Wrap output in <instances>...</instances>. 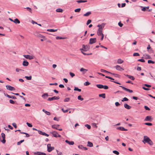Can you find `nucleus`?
Returning <instances> with one entry per match:
<instances>
[{
	"instance_id": "052dcab7",
	"label": "nucleus",
	"mask_w": 155,
	"mask_h": 155,
	"mask_svg": "<svg viewBox=\"0 0 155 155\" xmlns=\"http://www.w3.org/2000/svg\"><path fill=\"white\" fill-rule=\"evenodd\" d=\"M105 77L107 78H108L112 80H114V78L109 76H105Z\"/></svg>"
},
{
	"instance_id": "0eeeda50",
	"label": "nucleus",
	"mask_w": 155,
	"mask_h": 155,
	"mask_svg": "<svg viewBox=\"0 0 155 155\" xmlns=\"http://www.w3.org/2000/svg\"><path fill=\"white\" fill-rule=\"evenodd\" d=\"M96 38H91L89 40V44H92L95 43L96 42Z\"/></svg>"
},
{
	"instance_id": "58836bf2",
	"label": "nucleus",
	"mask_w": 155,
	"mask_h": 155,
	"mask_svg": "<svg viewBox=\"0 0 155 155\" xmlns=\"http://www.w3.org/2000/svg\"><path fill=\"white\" fill-rule=\"evenodd\" d=\"M113 153L116 154V155H118L119 154V153L117 151V150H114L113 151Z\"/></svg>"
},
{
	"instance_id": "69168bd1",
	"label": "nucleus",
	"mask_w": 155,
	"mask_h": 155,
	"mask_svg": "<svg viewBox=\"0 0 155 155\" xmlns=\"http://www.w3.org/2000/svg\"><path fill=\"white\" fill-rule=\"evenodd\" d=\"M115 105L116 106H118L120 105V104L119 102H117L115 103Z\"/></svg>"
},
{
	"instance_id": "c03bdc74",
	"label": "nucleus",
	"mask_w": 155,
	"mask_h": 155,
	"mask_svg": "<svg viewBox=\"0 0 155 155\" xmlns=\"http://www.w3.org/2000/svg\"><path fill=\"white\" fill-rule=\"evenodd\" d=\"M24 141V140H21L18 142L17 145H20L21 143H22Z\"/></svg>"
},
{
	"instance_id": "8fccbe9b",
	"label": "nucleus",
	"mask_w": 155,
	"mask_h": 155,
	"mask_svg": "<svg viewBox=\"0 0 155 155\" xmlns=\"http://www.w3.org/2000/svg\"><path fill=\"white\" fill-rule=\"evenodd\" d=\"M69 74L72 77H73L75 76V74L72 72H70Z\"/></svg>"
},
{
	"instance_id": "5fc2aeb1",
	"label": "nucleus",
	"mask_w": 155,
	"mask_h": 155,
	"mask_svg": "<svg viewBox=\"0 0 155 155\" xmlns=\"http://www.w3.org/2000/svg\"><path fill=\"white\" fill-rule=\"evenodd\" d=\"M147 51L150 53H153V50L152 49V48L151 49L148 50Z\"/></svg>"
},
{
	"instance_id": "e433bc0d",
	"label": "nucleus",
	"mask_w": 155,
	"mask_h": 155,
	"mask_svg": "<svg viewBox=\"0 0 155 155\" xmlns=\"http://www.w3.org/2000/svg\"><path fill=\"white\" fill-rule=\"evenodd\" d=\"M112 74L115 76L116 77L119 78L120 77V75L117 74H116L115 73H113Z\"/></svg>"
},
{
	"instance_id": "3c124183",
	"label": "nucleus",
	"mask_w": 155,
	"mask_h": 155,
	"mask_svg": "<svg viewBox=\"0 0 155 155\" xmlns=\"http://www.w3.org/2000/svg\"><path fill=\"white\" fill-rule=\"evenodd\" d=\"M91 22V20L90 19H89L87 20L86 24L88 25L90 24Z\"/></svg>"
},
{
	"instance_id": "2eb2a0df",
	"label": "nucleus",
	"mask_w": 155,
	"mask_h": 155,
	"mask_svg": "<svg viewBox=\"0 0 155 155\" xmlns=\"http://www.w3.org/2000/svg\"><path fill=\"white\" fill-rule=\"evenodd\" d=\"M124 107L125 108L127 109H130L131 108V107L129 105L127 104H124Z\"/></svg>"
},
{
	"instance_id": "e2e57ef3",
	"label": "nucleus",
	"mask_w": 155,
	"mask_h": 155,
	"mask_svg": "<svg viewBox=\"0 0 155 155\" xmlns=\"http://www.w3.org/2000/svg\"><path fill=\"white\" fill-rule=\"evenodd\" d=\"M42 135L46 136L47 137H48L49 136V135L46 134L45 133L43 132L42 133Z\"/></svg>"
},
{
	"instance_id": "6e6552de",
	"label": "nucleus",
	"mask_w": 155,
	"mask_h": 155,
	"mask_svg": "<svg viewBox=\"0 0 155 155\" xmlns=\"http://www.w3.org/2000/svg\"><path fill=\"white\" fill-rule=\"evenodd\" d=\"M6 87L7 89L9 91H12V90H15V88L14 87L10 85H7L6 86Z\"/></svg>"
},
{
	"instance_id": "f8f14e48",
	"label": "nucleus",
	"mask_w": 155,
	"mask_h": 155,
	"mask_svg": "<svg viewBox=\"0 0 155 155\" xmlns=\"http://www.w3.org/2000/svg\"><path fill=\"white\" fill-rule=\"evenodd\" d=\"M119 86L120 87H122L124 90H125L126 91H128V92H129L130 93H131L133 92L132 90L129 89H127L124 87L121 86Z\"/></svg>"
},
{
	"instance_id": "37998d69",
	"label": "nucleus",
	"mask_w": 155,
	"mask_h": 155,
	"mask_svg": "<svg viewBox=\"0 0 155 155\" xmlns=\"http://www.w3.org/2000/svg\"><path fill=\"white\" fill-rule=\"evenodd\" d=\"M90 84V83L88 81H87L84 83V85L85 86H88Z\"/></svg>"
},
{
	"instance_id": "bb28decb",
	"label": "nucleus",
	"mask_w": 155,
	"mask_h": 155,
	"mask_svg": "<svg viewBox=\"0 0 155 155\" xmlns=\"http://www.w3.org/2000/svg\"><path fill=\"white\" fill-rule=\"evenodd\" d=\"M96 86L98 88L100 89L103 88V85L102 84H97Z\"/></svg>"
},
{
	"instance_id": "f03ea898",
	"label": "nucleus",
	"mask_w": 155,
	"mask_h": 155,
	"mask_svg": "<svg viewBox=\"0 0 155 155\" xmlns=\"http://www.w3.org/2000/svg\"><path fill=\"white\" fill-rule=\"evenodd\" d=\"M142 141L144 143H147L151 145L153 144V143L152 141L147 136H144V139L143 140H142Z\"/></svg>"
},
{
	"instance_id": "1a4fd4ad",
	"label": "nucleus",
	"mask_w": 155,
	"mask_h": 155,
	"mask_svg": "<svg viewBox=\"0 0 155 155\" xmlns=\"http://www.w3.org/2000/svg\"><path fill=\"white\" fill-rule=\"evenodd\" d=\"M1 136L3 138V140H1V141L3 143H5V134L4 133H2L1 134Z\"/></svg>"
},
{
	"instance_id": "864d4df0",
	"label": "nucleus",
	"mask_w": 155,
	"mask_h": 155,
	"mask_svg": "<svg viewBox=\"0 0 155 155\" xmlns=\"http://www.w3.org/2000/svg\"><path fill=\"white\" fill-rule=\"evenodd\" d=\"M56 39H64V38H63L61 37L57 36L56 37Z\"/></svg>"
},
{
	"instance_id": "49530a36",
	"label": "nucleus",
	"mask_w": 155,
	"mask_h": 155,
	"mask_svg": "<svg viewBox=\"0 0 155 155\" xmlns=\"http://www.w3.org/2000/svg\"><path fill=\"white\" fill-rule=\"evenodd\" d=\"M140 55L139 54L137 53H135L133 54V56H139Z\"/></svg>"
},
{
	"instance_id": "603ef678",
	"label": "nucleus",
	"mask_w": 155,
	"mask_h": 155,
	"mask_svg": "<svg viewBox=\"0 0 155 155\" xmlns=\"http://www.w3.org/2000/svg\"><path fill=\"white\" fill-rule=\"evenodd\" d=\"M26 124L29 127H32V125L31 124L29 123L28 122H27L26 123Z\"/></svg>"
},
{
	"instance_id": "5701e85b",
	"label": "nucleus",
	"mask_w": 155,
	"mask_h": 155,
	"mask_svg": "<svg viewBox=\"0 0 155 155\" xmlns=\"http://www.w3.org/2000/svg\"><path fill=\"white\" fill-rule=\"evenodd\" d=\"M88 71L87 70L84 69L83 68H82L80 69V71L81 72H83V74H85L86 71Z\"/></svg>"
},
{
	"instance_id": "c85d7f7f",
	"label": "nucleus",
	"mask_w": 155,
	"mask_h": 155,
	"mask_svg": "<svg viewBox=\"0 0 155 155\" xmlns=\"http://www.w3.org/2000/svg\"><path fill=\"white\" fill-rule=\"evenodd\" d=\"M57 29H48L47 30V31H49L51 32H54L57 31Z\"/></svg>"
},
{
	"instance_id": "a18cd8bd",
	"label": "nucleus",
	"mask_w": 155,
	"mask_h": 155,
	"mask_svg": "<svg viewBox=\"0 0 155 155\" xmlns=\"http://www.w3.org/2000/svg\"><path fill=\"white\" fill-rule=\"evenodd\" d=\"M85 126L88 129H91V126L90 125H89L88 124H86V125H85Z\"/></svg>"
},
{
	"instance_id": "6e6d98bb",
	"label": "nucleus",
	"mask_w": 155,
	"mask_h": 155,
	"mask_svg": "<svg viewBox=\"0 0 155 155\" xmlns=\"http://www.w3.org/2000/svg\"><path fill=\"white\" fill-rule=\"evenodd\" d=\"M103 88L107 90L108 88V87L107 85H103Z\"/></svg>"
},
{
	"instance_id": "13d9d810",
	"label": "nucleus",
	"mask_w": 155,
	"mask_h": 155,
	"mask_svg": "<svg viewBox=\"0 0 155 155\" xmlns=\"http://www.w3.org/2000/svg\"><path fill=\"white\" fill-rule=\"evenodd\" d=\"M61 110H62V111L64 113H66L67 112L68 110H64V109L63 108H62V109H61Z\"/></svg>"
},
{
	"instance_id": "393cba45",
	"label": "nucleus",
	"mask_w": 155,
	"mask_h": 155,
	"mask_svg": "<svg viewBox=\"0 0 155 155\" xmlns=\"http://www.w3.org/2000/svg\"><path fill=\"white\" fill-rule=\"evenodd\" d=\"M14 22L16 24L20 23V21L17 18L15 19L14 21Z\"/></svg>"
},
{
	"instance_id": "f3484780",
	"label": "nucleus",
	"mask_w": 155,
	"mask_h": 155,
	"mask_svg": "<svg viewBox=\"0 0 155 155\" xmlns=\"http://www.w3.org/2000/svg\"><path fill=\"white\" fill-rule=\"evenodd\" d=\"M29 63L26 61H24L22 63V65L24 66H27L28 65Z\"/></svg>"
},
{
	"instance_id": "a211bd4d",
	"label": "nucleus",
	"mask_w": 155,
	"mask_h": 155,
	"mask_svg": "<svg viewBox=\"0 0 155 155\" xmlns=\"http://www.w3.org/2000/svg\"><path fill=\"white\" fill-rule=\"evenodd\" d=\"M48 96V95L47 93H44L41 96L42 97L45 99H46Z\"/></svg>"
},
{
	"instance_id": "c9c22d12",
	"label": "nucleus",
	"mask_w": 155,
	"mask_h": 155,
	"mask_svg": "<svg viewBox=\"0 0 155 155\" xmlns=\"http://www.w3.org/2000/svg\"><path fill=\"white\" fill-rule=\"evenodd\" d=\"M70 98L66 97L64 99V102H68L70 101Z\"/></svg>"
},
{
	"instance_id": "0e129e2a",
	"label": "nucleus",
	"mask_w": 155,
	"mask_h": 155,
	"mask_svg": "<svg viewBox=\"0 0 155 155\" xmlns=\"http://www.w3.org/2000/svg\"><path fill=\"white\" fill-rule=\"evenodd\" d=\"M9 102L10 103L12 104H14L15 103V101L12 99L9 100Z\"/></svg>"
},
{
	"instance_id": "7ed1b4c3",
	"label": "nucleus",
	"mask_w": 155,
	"mask_h": 155,
	"mask_svg": "<svg viewBox=\"0 0 155 155\" xmlns=\"http://www.w3.org/2000/svg\"><path fill=\"white\" fill-rule=\"evenodd\" d=\"M83 48L81 49V50H83L84 51H86L89 50L90 48V46L89 45H82Z\"/></svg>"
},
{
	"instance_id": "423d86ee",
	"label": "nucleus",
	"mask_w": 155,
	"mask_h": 155,
	"mask_svg": "<svg viewBox=\"0 0 155 155\" xmlns=\"http://www.w3.org/2000/svg\"><path fill=\"white\" fill-rule=\"evenodd\" d=\"M23 56L26 59L29 60L32 59L34 58V56L29 55H24Z\"/></svg>"
},
{
	"instance_id": "a878e982",
	"label": "nucleus",
	"mask_w": 155,
	"mask_h": 155,
	"mask_svg": "<svg viewBox=\"0 0 155 155\" xmlns=\"http://www.w3.org/2000/svg\"><path fill=\"white\" fill-rule=\"evenodd\" d=\"M91 13L90 12H88L86 13L85 14H84V16H88L89 15H90L91 14Z\"/></svg>"
},
{
	"instance_id": "338daca9",
	"label": "nucleus",
	"mask_w": 155,
	"mask_h": 155,
	"mask_svg": "<svg viewBox=\"0 0 155 155\" xmlns=\"http://www.w3.org/2000/svg\"><path fill=\"white\" fill-rule=\"evenodd\" d=\"M12 125L15 128H16L17 127L16 124L15 123H13L12 124Z\"/></svg>"
},
{
	"instance_id": "774afa93",
	"label": "nucleus",
	"mask_w": 155,
	"mask_h": 155,
	"mask_svg": "<svg viewBox=\"0 0 155 155\" xmlns=\"http://www.w3.org/2000/svg\"><path fill=\"white\" fill-rule=\"evenodd\" d=\"M145 109L147 110H150V109L147 106H144Z\"/></svg>"
},
{
	"instance_id": "f704fd0d",
	"label": "nucleus",
	"mask_w": 155,
	"mask_h": 155,
	"mask_svg": "<svg viewBox=\"0 0 155 155\" xmlns=\"http://www.w3.org/2000/svg\"><path fill=\"white\" fill-rule=\"evenodd\" d=\"M56 11L58 12H63V10L61 8H58L56 9Z\"/></svg>"
},
{
	"instance_id": "4c0bfd02",
	"label": "nucleus",
	"mask_w": 155,
	"mask_h": 155,
	"mask_svg": "<svg viewBox=\"0 0 155 155\" xmlns=\"http://www.w3.org/2000/svg\"><path fill=\"white\" fill-rule=\"evenodd\" d=\"M129 99L127 98V97H125L123 99L121 100L122 102H124V101H128Z\"/></svg>"
},
{
	"instance_id": "4d7b16f0",
	"label": "nucleus",
	"mask_w": 155,
	"mask_h": 155,
	"mask_svg": "<svg viewBox=\"0 0 155 155\" xmlns=\"http://www.w3.org/2000/svg\"><path fill=\"white\" fill-rule=\"evenodd\" d=\"M141 8H143L141 9V10L142 11L145 12L146 11V8L145 7H143L142 6L141 7Z\"/></svg>"
},
{
	"instance_id": "7c9ffc66",
	"label": "nucleus",
	"mask_w": 155,
	"mask_h": 155,
	"mask_svg": "<svg viewBox=\"0 0 155 155\" xmlns=\"http://www.w3.org/2000/svg\"><path fill=\"white\" fill-rule=\"evenodd\" d=\"M99 96L100 97H102L104 98H105V94H100Z\"/></svg>"
},
{
	"instance_id": "9b49d317",
	"label": "nucleus",
	"mask_w": 155,
	"mask_h": 155,
	"mask_svg": "<svg viewBox=\"0 0 155 155\" xmlns=\"http://www.w3.org/2000/svg\"><path fill=\"white\" fill-rule=\"evenodd\" d=\"M153 120V119L151 116H147L146 117L145 119V120L146 121H151Z\"/></svg>"
},
{
	"instance_id": "de8ad7c7",
	"label": "nucleus",
	"mask_w": 155,
	"mask_h": 155,
	"mask_svg": "<svg viewBox=\"0 0 155 155\" xmlns=\"http://www.w3.org/2000/svg\"><path fill=\"white\" fill-rule=\"evenodd\" d=\"M56 151L58 155H62V153L61 152H59L58 150H56Z\"/></svg>"
},
{
	"instance_id": "79ce46f5",
	"label": "nucleus",
	"mask_w": 155,
	"mask_h": 155,
	"mask_svg": "<svg viewBox=\"0 0 155 155\" xmlns=\"http://www.w3.org/2000/svg\"><path fill=\"white\" fill-rule=\"evenodd\" d=\"M78 100H80L81 101H83L84 100V98H82L81 97V95H79L78 96Z\"/></svg>"
},
{
	"instance_id": "c756f323",
	"label": "nucleus",
	"mask_w": 155,
	"mask_h": 155,
	"mask_svg": "<svg viewBox=\"0 0 155 155\" xmlns=\"http://www.w3.org/2000/svg\"><path fill=\"white\" fill-rule=\"evenodd\" d=\"M93 146V143L89 141L88 142H87V146L89 147H92Z\"/></svg>"
},
{
	"instance_id": "f257e3e1",
	"label": "nucleus",
	"mask_w": 155,
	"mask_h": 155,
	"mask_svg": "<svg viewBox=\"0 0 155 155\" xmlns=\"http://www.w3.org/2000/svg\"><path fill=\"white\" fill-rule=\"evenodd\" d=\"M105 24V23H103L101 25L99 24L97 25V27H99L97 31V34L99 36H101V41H102L104 38V35L102 33V31Z\"/></svg>"
},
{
	"instance_id": "72a5a7b5",
	"label": "nucleus",
	"mask_w": 155,
	"mask_h": 155,
	"mask_svg": "<svg viewBox=\"0 0 155 155\" xmlns=\"http://www.w3.org/2000/svg\"><path fill=\"white\" fill-rule=\"evenodd\" d=\"M25 78L27 80H30L31 79L32 77L31 76H25Z\"/></svg>"
},
{
	"instance_id": "9d476101",
	"label": "nucleus",
	"mask_w": 155,
	"mask_h": 155,
	"mask_svg": "<svg viewBox=\"0 0 155 155\" xmlns=\"http://www.w3.org/2000/svg\"><path fill=\"white\" fill-rule=\"evenodd\" d=\"M115 68L117 70L119 71L124 70V68L119 65H117L115 67Z\"/></svg>"
},
{
	"instance_id": "cd10ccee",
	"label": "nucleus",
	"mask_w": 155,
	"mask_h": 155,
	"mask_svg": "<svg viewBox=\"0 0 155 155\" xmlns=\"http://www.w3.org/2000/svg\"><path fill=\"white\" fill-rule=\"evenodd\" d=\"M77 2L78 3H84L87 2V0H80L77 1Z\"/></svg>"
},
{
	"instance_id": "4468645a",
	"label": "nucleus",
	"mask_w": 155,
	"mask_h": 155,
	"mask_svg": "<svg viewBox=\"0 0 155 155\" xmlns=\"http://www.w3.org/2000/svg\"><path fill=\"white\" fill-rule=\"evenodd\" d=\"M117 129L122 131H127V129H125L124 127H119L117 128Z\"/></svg>"
},
{
	"instance_id": "ea45409f",
	"label": "nucleus",
	"mask_w": 155,
	"mask_h": 155,
	"mask_svg": "<svg viewBox=\"0 0 155 155\" xmlns=\"http://www.w3.org/2000/svg\"><path fill=\"white\" fill-rule=\"evenodd\" d=\"M81 10V9L80 8H77L74 10V12H78L80 11Z\"/></svg>"
},
{
	"instance_id": "09e8293b",
	"label": "nucleus",
	"mask_w": 155,
	"mask_h": 155,
	"mask_svg": "<svg viewBox=\"0 0 155 155\" xmlns=\"http://www.w3.org/2000/svg\"><path fill=\"white\" fill-rule=\"evenodd\" d=\"M145 125H148V126H152V124L151 123H146L144 124Z\"/></svg>"
},
{
	"instance_id": "bf43d9fd",
	"label": "nucleus",
	"mask_w": 155,
	"mask_h": 155,
	"mask_svg": "<svg viewBox=\"0 0 155 155\" xmlns=\"http://www.w3.org/2000/svg\"><path fill=\"white\" fill-rule=\"evenodd\" d=\"M138 61H140L142 62H144L145 61L143 59H139L138 60Z\"/></svg>"
},
{
	"instance_id": "20e7f679",
	"label": "nucleus",
	"mask_w": 155,
	"mask_h": 155,
	"mask_svg": "<svg viewBox=\"0 0 155 155\" xmlns=\"http://www.w3.org/2000/svg\"><path fill=\"white\" fill-rule=\"evenodd\" d=\"M53 135V136L55 137H61V135L58 134V133L56 131H54L51 133Z\"/></svg>"
},
{
	"instance_id": "aec40b11",
	"label": "nucleus",
	"mask_w": 155,
	"mask_h": 155,
	"mask_svg": "<svg viewBox=\"0 0 155 155\" xmlns=\"http://www.w3.org/2000/svg\"><path fill=\"white\" fill-rule=\"evenodd\" d=\"M60 125H59L58 124H54L52 125L51 126L53 128L56 129V130L58 129V127H59Z\"/></svg>"
},
{
	"instance_id": "412c9836",
	"label": "nucleus",
	"mask_w": 155,
	"mask_h": 155,
	"mask_svg": "<svg viewBox=\"0 0 155 155\" xmlns=\"http://www.w3.org/2000/svg\"><path fill=\"white\" fill-rule=\"evenodd\" d=\"M125 76L127 77L129 79L132 80H134L135 79V78L133 76L128 75V74L125 75Z\"/></svg>"
},
{
	"instance_id": "ddd939ff",
	"label": "nucleus",
	"mask_w": 155,
	"mask_h": 155,
	"mask_svg": "<svg viewBox=\"0 0 155 155\" xmlns=\"http://www.w3.org/2000/svg\"><path fill=\"white\" fill-rule=\"evenodd\" d=\"M143 56L144 57V58L146 59H150L151 58L150 56L146 54H144Z\"/></svg>"
},
{
	"instance_id": "39448f33",
	"label": "nucleus",
	"mask_w": 155,
	"mask_h": 155,
	"mask_svg": "<svg viewBox=\"0 0 155 155\" xmlns=\"http://www.w3.org/2000/svg\"><path fill=\"white\" fill-rule=\"evenodd\" d=\"M54 149V147L51 146L50 144H48L47 145V150L48 152H50Z\"/></svg>"
},
{
	"instance_id": "b1692460",
	"label": "nucleus",
	"mask_w": 155,
	"mask_h": 155,
	"mask_svg": "<svg viewBox=\"0 0 155 155\" xmlns=\"http://www.w3.org/2000/svg\"><path fill=\"white\" fill-rule=\"evenodd\" d=\"M124 62V61L120 58L118 59L117 61L118 64H122Z\"/></svg>"
},
{
	"instance_id": "473e14b6",
	"label": "nucleus",
	"mask_w": 155,
	"mask_h": 155,
	"mask_svg": "<svg viewBox=\"0 0 155 155\" xmlns=\"http://www.w3.org/2000/svg\"><path fill=\"white\" fill-rule=\"evenodd\" d=\"M55 96H54L51 97H49L48 98V100L49 101H51L53 100H55Z\"/></svg>"
},
{
	"instance_id": "2f4dec72",
	"label": "nucleus",
	"mask_w": 155,
	"mask_h": 155,
	"mask_svg": "<svg viewBox=\"0 0 155 155\" xmlns=\"http://www.w3.org/2000/svg\"><path fill=\"white\" fill-rule=\"evenodd\" d=\"M74 90L75 91H78L79 92H80L81 91V89L78 88V87H74Z\"/></svg>"
},
{
	"instance_id": "4be33fe9",
	"label": "nucleus",
	"mask_w": 155,
	"mask_h": 155,
	"mask_svg": "<svg viewBox=\"0 0 155 155\" xmlns=\"http://www.w3.org/2000/svg\"><path fill=\"white\" fill-rule=\"evenodd\" d=\"M6 96L8 97L9 98H12V99H16V97H15L13 96H10L8 94H7Z\"/></svg>"
},
{
	"instance_id": "a19ab883",
	"label": "nucleus",
	"mask_w": 155,
	"mask_h": 155,
	"mask_svg": "<svg viewBox=\"0 0 155 155\" xmlns=\"http://www.w3.org/2000/svg\"><path fill=\"white\" fill-rule=\"evenodd\" d=\"M148 64H150V63H152V64H154L155 63V62L154 61H152L151 60H148Z\"/></svg>"
},
{
	"instance_id": "6ab92c4d",
	"label": "nucleus",
	"mask_w": 155,
	"mask_h": 155,
	"mask_svg": "<svg viewBox=\"0 0 155 155\" xmlns=\"http://www.w3.org/2000/svg\"><path fill=\"white\" fill-rule=\"evenodd\" d=\"M65 142L70 145H73L74 144L73 141H70L68 140H66L65 141Z\"/></svg>"
},
{
	"instance_id": "dca6fc26",
	"label": "nucleus",
	"mask_w": 155,
	"mask_h": 155,
	"mask_svg": "<svg viewBox=\"0 0 155 155\" xmlns=\"http://www.w3.org/2000/svg\"><path fill=\"white\" fill-rule=\"evenodd\" d=\"M35 153L37 155H46V154L45 153L41 152H35Z\"/></svg>"
},
{
	"instance_id": "680f3d73",
	"label": "nucleus",
	"mask_w": 155,
	"mask_h": 155,
	"mask_svg": "<svg viewBox=\"0 0 155 155\" xmlns=\"http://www.w3.org/2000/svg\"><path fill=\"white\" fill-rule=\"evenodd\" d=\"M118 25H119V26L120 27H122L123 25V24L122 23H121V22H119L118 23Z\"/></svg>"
}]
</instances>
